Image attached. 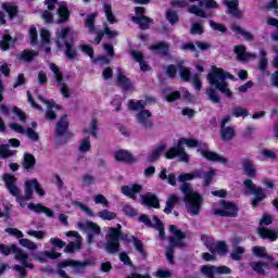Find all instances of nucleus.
<instances>
[{"label": "nucleus", "mask_w": 278, "mask_h": 278, "mask_svg": "<svg viewBox=\"0 0 278 278\" xmlns=\"http://www.w3.org/2000/svg\"><path fill=\"white\" fill-rule=\"evenodd\" d=\"M227 79H233V75L216 65L212 66L211 73L207 74V81L211 86H215L216 90H219L222 94H225L228 99L233 94L229 89V83Z\"/></svg>", "instance_id": "nucleus-1"}, {"label": "nucleus", "mask_w": 278, "mask_h": 278, "mask_svg": "<svg viewBox=\"0 0 278 278\" xmlns=\"http://www.w3.org/2000/svg\"><path fill=\"white\" fill-rule=\"evenodd\" d=\"M180 190L185 194L182 201L186 203L188 214L190 216H199L201 214V205H203L201 193L194 192V189L189 182H182Z\"/></svg>", "instance_id": "nucleus-2"}, {"label": "nucleus", "mask_w": 278, "mask_h": 278, "mask_svg": "<svg viewBox=\"0 0 278 278\" xmlns=\"http://www.w3.org/2000/svg\"><path fill=\"white\" fill-rule=\"evenodd\" d=\"M121 240L123 242H131L129 235L123 232V226L117 224L116 227H110L106 235V243L104 250L106 253L114 255L121 251Z\"/></svg>", "instance_id": "nucleus-3"}, {"label": "nucleus", "mask_w": 278, "mask_h": 278, "mask_svg": "<svg viewBox=\"0 0 278 278\" xmlns=\"http://www.w3.org/2000/svg\"><path fill=\"white\" fill-rule=\"evenodd\" d=\"M128 108L134 112H138L139 110H141L136 115L137 123H139V125H142L146 129H153V122L150 119L153 114L151 113V111L144 110V108H147V101L138 100L137 102H135L134 100H129Z\"/></svg>", "instance_id": "nucleus-4"}, {"label": "nucleus", "mask_w": 278, "mask_h": 278, "mask_svg": "<svg viewBox=\"0 0 278 278\" xmlns=\"http://www.w3.org/2000/svg\"><path fill=\"white\" fill-rule=\"evenodd\" d=\"M243 186L245 188L244 194H250L253 197L251 199V205L253 210L260 207V203H262V201H265V199H268V195H266V191L264 190V188L255 185L252 179H245L243 181Z\"/></svg>", "instance_id": "nucleus-5"}, {"label": "nucleus", "mask_w": 278, "mask_h": 278, "mask_svg": "<svg viewBox=\"0 0 278 278\" xmlns=\"http://www.w3.org/2000/svg\"><path fill=\"white\" fill-rule=\"evenodd\" d=\"M3 181L10 194L15 197L20 207H25V205H27V202L25 201H31L33 198H27V193H25V195L21 194V189L16 186V176L12 174H4Z\"/></svg>", "instance_id": "nucleus-6"}, {"label": "nucleus", "mask_w": 278, "mask_h": 278, "mask_svg": "<svg viewBox=\"0 0 278 278\" xmlns=\"http://www.w3.org/2000/svg\"><path fill=\"white\" fill-rule=\"evenodd\" d=\"M219 207L213 211L214 216H222V218H236L240 208L238 204L227 200H219Z\"/></svg>", "instance_id": "nucleus-7"}, {"label": "nucleus", "mask_w": 278, "mask_h": 278, "mask_svg": "<svg viewBox=\"0 0 278 278\" xmlns=\"http://www.w3.org/2000/svg\"><path fill=\"white\" fill-rule=\"evenodd\" d=\"M169 231L175 237L168 238V249L175 250L176 247L178 249H184V247H186V243L184 242V240H186V233L181 231V229L177 228V226L175 225H169Z\"/></svg>", "instance_id": "nucleus-8"}, {"label": "nucleus", "mask_w": 278, "mask_h": 278, "mask_svg": "<svg viewBox=\"0 0 278 278\" xmlns=\"http://www.w3.org/2000/svg\"><path fill=\"white\" fill-rule=\"evenodd\" d=\"M50 71H52L58 86H61V94L65 99L71 98V89L68 88V85L64 83V74H62L60 67L55 63H50Z\"/></svg>", "instance_id": "nucleus-9"}, {"label": "nucleus", "mask_w": 278, "mask_h": 278, "mask_svg": "<svg viewBox=\"0 0 278 278\" xmlns=\"http://www.w3.org/2000/svg\"><path fill=\"white\" fill-rule=\"evenodd\" d=\"M34 190L36 194L39 197H45V189H42V186H40V182H38V179L34 178L30 180H26L24 185V192L26 195V199H34Z\"/></svg>", "instance_id": "nucleus-10"}, {"label": "nucleus", "mask_w": 278, "mask_h": 278, "mask_svg": "<svg viewBox=\"0 0 278 278\" xmlns=\"http://www.w3.org/2000/svg\"><path fill=\"white\" fill-rule=\"evenodd\" d=\"M122 194L124 197H128V199H131L132 201H136L138 199L137 194H140L142 192V185L140 184H134L131 186H122L121 188Z\"/></svg>", "instance_id": "nucleus-11"}, {"label": "nucleus", "mask_w": 278, "mask_h": 278, "mask_svg": "<svg viewBox=\"0 0 278 278\" xmlns=\"http://www.w3.org/2000/svg\"><path fill=\"white\" fill-rule=\"evenodd\" d=\"M33 257L40 264H47L48 262L47 257L49 260H60V257H62V253L55 252V250H52V251L46 250V251L34 254Z\"/></svg>", "instance_id": "nucleus-12"}, {"label": "nucleus", "mask_w": 278, "mask_h": 278, "mask_svg": "<svg viewBox=\"0 0 278 278\" xmlns=\"http://www.w3.org/2000/svg\"><path fill=\"white\" fill-rule=\"evenodd\" d=\"M56 14L59 16L56 20L58 25H62L71 21V10H68V4L66 2H61L56 9Z\"/></svg>", "instance_id": "nucleus-13"}, {"label": "nucleus", "mask_w": 278, "mask_h": 278, "mask_svg": "<svg viewBox=\"0 0 278 278\" xmlns=\"http://www.w3.org/2000/svg\"><path fill=\"white\" fill-rule=\"evenodd\" d=\"M141 204L147 207H153L154 210H160V198L155 193L148 192L141 195Z\"/></svg>", "instance_id": "nucleus-14"}, {"label": "nucleus", "mask_w": 278, "mask_h": 278, "mask_svg": "<svg viewBox=\"0 0 278 278\" xmlns=\"http://www.w3.org/2000/svg\"><path fill=\"white\" fill-rule=\"evenodd\" d=\"M28 210H30V212H35L36 214H46L48 218H53L55 216L53 210L42 205V203H29Z\"/></svg>", "instance_id": "nucleus-15"}, {"label": "nucleus", "mask_w": 278, "mask_h": 278, "mask_svg": "<svg viewBox=\"0 0 278 278\" xmlns=\"http://www.w3.org/2000/svg\"><path fill=\"white\" fill-rule=\"evenodd\" d=\"M257 233L262 240H269V242H277L278 231L267 227H260Z\"/></svg>", "instance_id": "nucleus-16"}, {"label": "nucleus", "mask_w": 278, "mask_h": 278, "mask_svg": "<svg viewBox=\"0 0 278 278\" xmlns=\"http://www.w3.org/2000/svg\"><path fill=\"white\" fill-rule=\"evenodd\" d=\"M114 159L117 162H123L124 164H134V163H136V159L134 157V154H131L127 150H117L115 152Z\"/></svg>", "instance_id": "nucleus-17"}, {"label": "nucleus", "mask_w": 278, "mask_h": 278, "mask_svg": "<svg viewBox=\"0 0 278 278\" xmlns=\"http://www.w3.org/2000/svg\"><path fill=\"white\" fill-rule=\"evenodd\" d=\"M201 155L208 162H218L219 164H227L228 162L227 157H224L218 153L210 150H202Z\"/></svg>", "instance_id": "nucleus-18"}, {"label": "nucleus", "mask_w": 278, "mask_h": 278, "mask_svg": "<svg viewBox=\"0 0 278 278\" xmlns=\"http://www.w3.org/2000/svg\"><path fill=\"white\" fill-rule=\"evenodd\" d=\"M151 51H155L159 55H163V58L168 56L170 53V45L165 41H159L150 46Z\"/></svg>", "instance_id": "nucleus-19"}, {"label": "nucleus", "mask_w": 278, "mask_h": 278, "mask_svg": "<svg viewBox=\"0 0 278 278\" xmlns=\"http://www.w3.org/2000/svg\"><path fill=\"white\" fill-rule=\"evenodd\" d=\"M131 21L132 23H135V25H139L140 29H142L143 31L150 29L151 25H153V18L147 15L132 16Z\"/></svg>", "instance_id": "nucleus-20"}, {"label": "nucleus", "mask_w": 278, "mask_h": 278, "mask_svg": "<svg viewBox=\"0 0 278 278\" xmlns=\"http://www.w3.org/2000/svg\"><path fill=\"white\" fill-rule=\"evenodd\" d=\"M16 45V39L12 38L10 30L5 29L2 40H0V49L2 51H10V48Z\"/></svg>", "instance_id": "nucleus-21"}, {"label": "nucleus", "mask_w": 278, "mask_h": 278, "mask_svg": "<svg viewBox=\"0 0 278 278\" xmlns=\"http://www.w3.org/2000/svg\"><path fill=\"white\" fill-rule=\"evenodd\" d=\"M116 86H118V88H122L124 92H129V90L134 88V83H131V79L124 74H118Z\"/></svg>", "instance_id": "nucleus-22"}, {"label": "nucleus", "mask_w": 278, "mask_h": 278, "mask_svg": "<svg viewBox=\"0 0 278 278\" xmlns=\"http://www.w3.org/2000/svg\"><path fill=\"white\" fill-rule=\"evenodd\" d=\"M22 168H24V170H27V173L34 170V168H36V156H34V154L31 153H25L22 161Z\"/></svg>", "instance_id": "nucleus-23"}, {"label": "nucleus", "mask_w": 278, "mask_h": 278, "mask_svg": "<svg viewBox=\"0 0 278 278\" xmlns=\"http://www.w3.org/2000/svg\"><path fill=\"white\" fill-rule=\"evenodd\" d=\"M66 131H68V116L63 115L56 123V137L62 138Z\"/></svg>", "instance_id": "nucleus-24"}, {"label": "nucleus", "mask_w": 278, "mask_h": 278, "mask_svg": "<svg viewBox=\"0 0 278 278\" xmlns=\"http://www.w3.org/2000/svg\"><path fill=\"white\" fill-rule=\"evenodd\" d=\"M224 5H226V8H228V13L232 14V16L240 17L242 15L240 10H238V8L240 5V1H238V0H224Z\"/></svg>", "instance_id": "nucleus-25"}, {"label": "nucleus", "mask_w": 278, "mask_h": 278, "mask_svg": "<svg viewBox=\"0 0 278 278\" xmlns=\"http://www.w3.org/2000/svg\"><path fill=\"white\" fill-rule=\"evenodd\" d=\"M243 170L250 179H255L257 176V169H255V165L249 159L243 160Z\"/></svg>", "instance_id": "nucleus-26"}, {"label": "nucleus", "mask_w": 278, "mask_h": 278, "mask_svg": "<svg viewBox=\"0 0 278 278\" xmlns=\"http://www.w3.org/2000/svg\"><path fill=\"white\" fill-rule=\"evenodd\" d=\"M178 73L181 81H185L186 84H190L192 81V71H190V67L185 66L184 64L178 65Z\"/></svg>", "instance_id": "nucleus-27"}, {"label": "nucleus", "mask_w": 278, "mask_h": 278, "mask_svg": "<svg viewBox=\"0 0 278 278\" xmlns=\"http://www.w3.org/2000/svg\"><path fill=\"white\" fill-rule=\"evenodd\" d=\"M270 266V263L268 262H251L250 263V268H252V270L254 273H256V275H266V269L264 268H268Z\"/></svg>", "instance_id": "nucleus-28"}, {"label": "nucleus", "mask_w": 278, "mask_h": 278, "mask_svg": "<svg viewBox=\"0 0 278 278\" xmlns=\"http://www.w3.org/2000/svg\"><path fill=\"white\" fill-rule=\"evenodd\" d=\"M233 52L236 53L239 62H247V60L251 59V54L247 52L245 46H235Z\"/></svg>", "instance_id": "nucleus-29"}, {"label": "nucleus", "mask_w": 278, "mask_h": 278, "mask_svg": "<svg viewBox=\"0 0 278 278\" xmlns=\"http://www.w3.org/2000/svg\"><path fill=\"white\" fill-rule=\"evenodd\" d=\"M45 103L48 105V110L46 111V118L48 121H55L58 118V115L55 114V111L53 110V108H55L56 110H60V105L49 100H46Z\"/></svg>", "instance_id": "nucleus-30"}, {"label": "nucleus", "mask_w": 278, "mask_h": 278, "mask_svg": "<svg viewBox=\"0 0 278 278\" xmlns=\"http://www.w3.org/2000/svg\"><path fill=\"white\" fill-rule=\"evenodd\" d=\"M2 8L7 14H9V21H14L18 16V7L10 2H4Z\"/></svg>", "instance_id": "nucleus-31"}, {"label": "nucleus", "mask_w": 278, "mask_h": 278, "mask_svg": "<svg viewBox=\"0 0 278 278\" xmlns=\"http://www.w3.org/2000/svg\"><path fill=\"white\" fill-rule=\"evenodd\" d=\"M97 21V13H90L85 20V27L89 30V34H97V26L94 25Z\"/></svg>", "instance_id": "nucleus-32"}, {"label": "nucleus", "mask_w": 278, "mask_h": 278, "mask_svg": "<svg viewBox=\"0 0 278 278\" xmlns=\"http://www.w3.org/2000/svg\"><path fill=\"white\" fill-rule=\"evenodd\" d=\"M163 151H166V146L165 144L157 146L148 156L149 164H153V162H157V160H160V157L162 156Z\"/></svg>", "instance_id": "nucleus-33"}, {"label": "nucleus", "mask_w": 278, "mask_h": 278, "mask_svg": "<svg viewBox=\"0 0 278 278\" xmlns=\"http://www.w3.org/2000/svg\"><path fill=\"white\" fill-rule=\"evenodd\" d=\"M179 203V197L177 194L170 195L165 204V208L163 210L164 214H172L173 210H175V205Z\"/></svg>", "instance_id": "nucleus-34"}, {"label": "nucleus", "mask_w": 278, "mask_h": 278, "mask_svg": "<svg viewBox=\"0 0 278 278\" xmlns=\"http://www.w3.org/2000/svg\"><path fill=\"white\" fill-rule=\"evenodd\" d=\"M78 227H80V229H88L93 236H100L101 233V227L93 222H87L86 224L79 223Z\"/></svg>", "instance_id": "nucleus-35"}, {"label": "nucleus", "mask_w": 278, "mask_h": 278, "mask_svg": "<svg viewBox=\"0 0 278 278\" xmlns=\"http://www.w3.org/2000/svg\"><path fill=\"white\" fill-rule=\"evenodd\" d=\"M232 31H235V34H238L239 36H243L244 40H247L248 42H253L255 40V37H253V34L244 30L239 25H236V24L232 25Z\"/></svg>", "instance_id": "nucleus-36"}, {"label": "nucleus", "mask_w": 278, "mask_h": 278, "mask_svg": "<svg viewBox=\"0 0 278 278\" xmlns=\"http://www.w3.org/2000/svg\"><path fill=\"white\" fill-rule=\"evenodd\" d=\"M220 136H222L223 142H229L233 140V138L236 137V130H233V128L229 126L224 127L220 129Z\"/></svg>", "instance_id": "nucleus-37"}, {"label": "nucleus", "mask_w": 278, "mask_h": 278, "mask_svg": "<svg viewBox=\"0 0 278 278\" xmlns=\"http://www.w3.org/2000/svg\"><path fill=\"white\" fill-rule=\"evenodd\" d=\"M99 119L92 118L89 125V129H85V134H90L91 138H99Z\"/></svg>", "instance_id": "nucleus-38"}, {"label": "nucleus", "mask_w": 278, "mask_h": 278, "mask_svg": "<svg viewBox=\"0 0 278 278\" xmlns=\"http://www.w3.org/2000/svg\"><path fill=\"white\" fill-rule=\"evenodd\" d=\"M131 240L134 242L136 251H138V253L142 255L143 260H147L148 254L147 251H144V243H142V241H140V239H138V237L136 236H131Z\"/></svg>", "instance_id": "nucleus-39"}, {"label": "nucleus", "mask_w": 278, "mask_h": 278, "mask_svg": "<svg viewBox=\"0 0 278 278\" xmlns=\"http://www.w3.org/2000/svg\"><path fill=\"white\" fill-rule=\"evenodd\" d=\"M180 151H181V144L178 141L177 146L169 148L165 152L166 160H175V157H179Z\"/></svg>", "instance_id": "nucleus-40"}, {"label": "nucleus", "mask_w": 278, "mask_h": 278, "mask_svg": "<svg viewBox=\"0 0 278 278\" xmlns=\"http://www.w3.org/2000/svg\"><path fill=\"white\" fill-rule=\"evenodd\" d=\"M13 254L15 255V260H17V262H27V260H29V254L25 253L23 250H21L18 248V245L13 244Z\"/></svg>", "instance_id": "nucleus-41"}, {"label": "nucleus", "mask_w": 278, "mask_h": 278, "mask_svg": "<svg viewBox=\"0 0 278 278\" xmlns=\"http://www.w3.org/2000/svg\"><path fill=\"white\" fill-rule=\"evenodd\" d=\"M252 253L256 257H261L263 260H273V257L270 255L266 254V248H264V247H260V245L253 247Z\"/></svg>", "instance_id": "nucleus-42"}, {"label": "nucleus", "mask_w": 278, "mask_h": 278, "mask_svg": "<svg viewBox=\"0 0 278 278\" xmlns=\"http://www.w3.org/2000/svg\"><path fill=\"white\" fill-rule=\"evenodd\" d=\"M153 220H155V227H153L152 229H157L159 231V237L161 238V240H164L166 238V231L164 229V223L161 222L159 216H153Z\"/></svg>", "instance_id": "nucleus-43"}, {"label": "nucleus", "mask_w": 278, "mask_h": 278, "mask_svg": "<svg viewBox=\"0 0 278 278\" xmlns=\"http://www.w3.org/2000/svg\"><path fill=\"white\" fill-rule=\"evenodd\" d=\"M201 274L206 278H214L216 275V266L214 265H204L201 267Z\"/></svg>", "instance_id": "nucleus-44"}, {"label": "nucleus", "mask_w": 278, "mask_h": 278, "mask_svg": "<svg viewBox=\"0 0 278 278\" xmlns=\"http://www.w3.org/2000/svg\"><path fill=\"white\" fill-rule=\"evenodd\" d=\"M36 55H38V52H36L34 50H24L20 54L18 60H23V62H31V60H34V58H36Z\"/></svg>", "instance_id": "nucleus-45"}, {"label": "nucleus", "mask_w": 278, "mask_h": 278, "mask_svg": "<svg viewBox=\"0 0 278 278\" xmlns=\"http://www.w3.org/2000/svg\"><path fill=\"white\" fill-rule=\"evenodd\" d=\"M75 251H81V241H71L64 249L65 253H75Z\"/></svg>", "instance_id": "nucleus-46"}, {"label": "nucleus", "mask_w": 278, "mask_h": 278, "mask_svg": "<svg viewBox=\"0 0 278 278\" xmlns=\"http://www.w3.org/2000/svg\"><path fill=\"white\" fill-rule=\"evenodd\" d=\"M216 175V170L213 168H210L206 173L203 174V186L207 188V186L212 185V181L214 180V177Z\"/></svg>", "instance_id": "nucleus-47"}, {"label": "nucleus", "mask_w": 278, "mask_h": 278, "mask_svg": "<svg viewBox=\"0 0 278 278\" xmlns=\"http://www.w3.org/2000/svg\"><path fill=\"white\" fill-rule=\"evenodd\" d=\"M65 55L67 60H75L78 52L73 48V42H66L65 45Z\"/></svg>", "instance_id": "nucleus-48"}, {"label": "nucleus", "mask_w": 278, "mask_h": 278, "mask_svg": "<svg viewBox=\"0 0 278 278\" xmlns=\"http://www.w3.org/2000/svg\"><path fill=\"white\" fill-rule=\"evenodd\" d=\"M178 142L180 147H184V144H186L187 147H189V149H194V147H199V140L193 138H180Z\"/></svg>", "instance_id": "nucleus-49"}, {"label": "nucleus", "mask_w": 278, "mask_h": 278, "mask_svg": "<svg viewBox=\"0 0 278 278\" xmlns=\"http://www.w3.org/2000/svg\"><path fill=\"white\" fill-rule=\"evenodd\" d=\"M166 21H168L169 25H175L179 23V14L176 11L167 10L165 13Z\"/></svg>", "instance_id": "nucleus-50"}, {"label": "nucleus", "mask_w": 278, "mask_h": 278, "mask_svg": "<svg viewBox=\"0 0 278 278\" xmlns=\"http://www.w3.org/2000/svg\"><path fill=\"white\" fill-rule=\"evenodd\" d=\"M268 68V59H266V51H261V59L258 62V70L261 73H266V70Z\"/></svg>", "instance_id": "nucleus-51"}, {"label": "nucleus", "mask_w": 278, "mask_h": 278, "mask_svg": "<svg viewBox=\"0 0 278 278\" xmlns=\"http://www.w3.org/2000/svg\"><path fill=\"white\" fill-rule=\"evenodd\" d=\"M232 116L236 118H240V116H242V118H247V116H249V110L242 106H235L232 109Z\"/></svg>", "instance_id": "nucleus-52"}, {"label": "nucleus", "mask_w": 278, "mask_h": 278, "mask_svg": "<svg viewBox=\"0 0 278 278\" xmlns=\"http://www.w3.org/2000/svg\"><path fill=\"white\" fill-rule=\"evenodd\" d=\"M71 35V27H63L61 29V33L59 34L58 38L64 42L66 46V42H73V39L68 40V36Z\"/></svg>", "instance_id": "nucleus-53"}, {"label": "nucleus", "mask_w": 278, "mask_h": 278, "mask_svg": "<svg viewBox=\"0 0 278 278\" xmlns=\"http://www.w3.org/2000/svg\"><path fill=\"white\" fill-rule=\"evenodd\" d=\"M98 216L102 218V220H114V218H116V213L109 210H103L98 213Z\"/></svg>", "instance_id": "nucleus-54"}, {"label": "nucleus", "mask_w": 278, "mask_h": 278, "mask_svg": "<svg viewBox=\"0 0 278 278\" xmlns=\"http://www.w3.org/2000/svg\"><path fill=\"white\" fill-rule=\"evenodd\" d=\"M104 12L105 16L111 25H114L116 23V17L114 16V13L112 12V5L104 4Z\"/></svg>", "instance_id": "nucleus-55"}, {"label": "nucleus", "mask_w": 278, "mask_h": 278, "mask_svg": "<svg viewBox=\"0 0 278 278\" xmlns=\"http://www.w3.org/2000/svg\"><path fill=\"white\" fill-rule=\"evenodd\" d=\"M12 155H14V152H12L10 150L9 144H1L0 146V157H2L3 160H7V157H12Z\"/></svg>", "instance_id": "nucleus-56"}, {"label": "nucleus", "mask_w": 278, "mask_h": 278, "mask_svg": "<svg viewBox=\"0 0 278 278\" xmlns=\"http://www.w3.org/2000/svg\"><path fill=\"white\" fill-rule=\"evenodd\" d=\"M20 244L24 247V249H29V251H36V249H38V245L29 239H20Z\"/></svg>", "instance_id": "nucleus-57"}, {"label": "nucleus", "mask_w": 278, "mask_h": 278, "mask_svg": "<svg viewBox=\"0 0 278 278\" xmlns=\"http://www.w3.org/2000/svg\"><path fill=\"white\" fill-rule=\"evenodd\" d=\"M206 94L212 103H220V96L216 93V89L210 88L206 90Z\"/></svg>", "instance_id": "nucleus-58"}, {"label": "nucleus", "mask_w": 278, "mask_h": 278, "mask_svg": "<svg viewBox=\"0 0 278 278\" xmlns=\"http://www.w3.org/2000/svg\"><path fill=\"white\" fill-rule=\"evenodd\" d=\"M91 143H90V137H85L81 142H80V146H79V151L81 153H88V151H90L91 149Z\"/></svg>", "instance_id": "nucleus-59"}, {"label": "nucleus", "mask_w": 278, "mask_h": 278, "mask_svg": "<svg viewBox=\"0 0 278 278\" xmlns=\"http://www.w3.org/2000/svg\"><path fill=\"white\" fill-rule=\"evenodd\" d=\"M244 248L243 247H237L235 252L230 254L231 260L235 262H240L242 260V255H244Z\"/></svg>", "instance_id": "nucleus-60"}, {"label": "nucleus", "mask_w": 278, "mask_h": 278, "mask_svg": "<svg viewBox=\"0 0 278 278\" xmlns=\"http://www.w3.org/2000/svg\"><path fill=\"white\" fill-rule=\"evenodd\" d=\"M165 99L167 103H175V101H179V99H181V92L177 90L172 91L170 93L165 96Z\"/></svg>", "instance_id": "nucleus-61"}, {"label": "nucleus", "mask_w": 278, "mask_h": 278, "mask_svg": "<svg viewBox=\"0 0 278 278\" xmlns=\"http://www.w3.org/2000/svg\"><path fill=\"white\" fill-rule=\"evenodd\" d=\"M200 5H204L207 10L218 9V2L215 0H200Z\"/></svg>", "instance_id": "nucleus-62"}, {"label": "nucleus", "mask_w": 278, "mask_h": 278, "mask_svg": "<svg viewBox=\"0 0 278 278\" xmlns=\"http://www.w3.org/2000/svg\"><path fill=\"white\" fill-rule=\"evenodd\" d=\"M29 38H30V45L33 47H36L38 45V29L36 27H30L29 29Z\"/></svg>", "instance_id": "nucleus-63"}, {"label": "nucleus", "mask_w": 278, "mask_h": 278, "mask_svg": "<svg viewBox=\"0 0 278 278\" xmlns=\"http://www.w3.org/2000/svg\"><path fill=\"white\" fill-rule=\"evenodd\" d=\"M216 249L219 255H227V251H229L225 241H217Z\"/></svg>", "instance_id": "nucleus-64"}]
</instances>
